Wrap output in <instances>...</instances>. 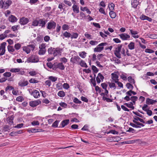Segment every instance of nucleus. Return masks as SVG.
<instances>
[{
  "label": "nucleus",
  "mask_w": 157,
  "mask_h": 157,
  "mask_svg": "<svg viewBox=\"0 0 157 157\" xmlns=\"http://www.w3.org/2000/svg\"><path fill=\"white\" fill-rule=\"evenodd\" d=\"M90 81L91 83L94 86H95L96 85V83L95 78L93 79L92 78L90 79Z\"/></svg>",
  "instance_id": "obj_63"
},
{
  "label": "nucleus",
  "mask_w": 157,
  "mask_h": 157,
  "mask_svg": "<svg viewBox=\"0 0 157 157\" xmlns=\"http://www.w3.org/2000/svg\"><path fill=\"white\" fill-rule=\"evenodd\" d=\"M138 1L137 0H133L132 2V5L134 8H136L138 5Z\"/></svg>",
  "instance_id": "obj_32"
},
{
  "label": "nucleus",
  "mask_w": 157,
  "mask_h": 157,
  "mask_svg": "<svg viewBox=\"0 0 157 157\" xmlns=\"http://www.w3.org/2000/svg\"><path fill=\"white\" fill-rule=\"evenodd\" d=\"M128 81L129 82V83L132 84H135V81L134 79L132 78L131 76H129L128 78Z\"/></svg>",
  "instance_id": "obj_40"
},
{
  "label": "nucleus",
  "mask_w": 157,
  "mask_h": 157,
  "mask_svg": "<svg viewBox=\"0 0 157 157\" xmlns=\"http://www.w3.org/2000/svg\"><path fill=\"white\" fill-rule=\"evenodd\" d=\"M156 100H153L151 99L147 98L146 100V103L148 105H153L157 102Z\"/></svg>",
  "instance_id": "obj_19"
},
{
  "label": "nucleus",
  "mask_w": 157,
  "mask_h": 157,
  "mask_svg": "<svg viewBox=\"0 0 157 157\" xmlns=\"http://www.w3.org/2000/svg\"><path fill=\"white\" fill-rule=\"evenodd\" d=\"M126 86L127 88L131 90H132L133 89V87L132 84L128 83L126 84Z\"/></svg>",
  "instance_id": "obj_47"
},
{
  "label": "nucleus",
  "mask_w": 157,
  "mask_h": 157,
  "mask_svg": "<svg viewBox=\"0 0 157 157\" xmlns=\"http://www.w3.org/2000/svg\"><path fill=\"white\" fill-rule=\"evenodd\" d=\"M14 89V88L11 86H7L5 89L6 91H7L8 90H11Z\"/></svg>",
  "instance_id": "obj_62"
},
{
  "label": "nucleus",
  "mask_w": 157,
  "mask_h": 157,
  "mask_svg": "<svg viewBox=\"0 0 157 157\" xmlns=\"http://www.w3.org/2000/svg\"><path fill=\"white\" fill-rule=\"evenodd\" d=\"M46 44L45 43H42L39 45V50L38 51V54L39 55H44L45 53L46 52Z\"/></svg>",
  "instance_id": "obj_3"
},
{
  "label": "nucleus",
  "mask_w": 157,
  "mask_h": 157,
  "mask_svg": "<svg viewBox=\"0 0 157 157\" xmlns=\"http://www.w3.org/2000/svg\"><path fill=\"white\" fill-rule=\"evenodd\" d=\"M111 78L112 79V82L117 83L118 81V76L115 73H112L111 74Z\"/></svg>",
  "instance_id": "obj_17"
},
{
  "label": "nucleus",
  "mask_w": 157,
  "mask_h": 157,
  "mask_svg": "<svg viewBox=\"0 0 157 157\" xmlns=\"http://www.w3.org/2000/svg\"><path fill=\"white\" fill-rule=\"evenodd\" d=\"M134 105L133 103L131 102H130L129 103H125L124 105H126L127 107L133 109L134 108V106L133 105Z\"/></svg>",
  "instance_id": "obj_30"
},
{
  "label": "nucleus",
  "mask_w": 157,
  "mask_h": 157,
  "mask_svg": "<svg viewBox=\"0 0 157 157\" xmlns=\"http://www.w3.org/2000/svg\"><path fill=\"white\" fill-rule=\"evenodd\" d=\"M59 105L61 107L66 108L67 107V104L64 102H61L59 103Z\"/></svg>",
  "instance_id": "obj_55"
},
{
  "label": "nucleus",
  "mask_w": 157,
  "mask_h": 157,
  "mask_svg": "<svg viewBox=\"0 0 157 157\" xmlns=\"http://www.w3.org/2000/svg\"><path fill=\"white\" fill-rule=\"evenodd\" d=\"M109 14L110 17L112 18H114L116 16V13L114 12L113 11H110Z\"/></svg>",
  "instance_id": "obj_39"
},
{
  "label": "nucleus",
  "mask_w": 157,
  "mask_h": 157,
  "mask_svg": "<svg viewBox=\"0 0 157 157\" xmlns=\"http://www.w3.org/2000/svg\"><path fill=\"white\" fill-rule=\"evenodd\" d=\"M129 30L130 33L133 38L136 39L139 37V36L137 35L138 33V31L134 30L133 29H130Z\"/></svg>",
  "instance_id": "obj_13"
},
{
  "label": "nucleus",
  "mask_w": 157,
  "mask_h": 157,
  "mask_svg": "<svg viewBox=\"0 0 157 157\" xmlns=\"http://www.w3.org/2000/svg\"><path fill=\"white\" fill-rule=\"evenodd\" d=\"M104 77L100 73H99L96 78V80L98 83H100L101 82L103 81Z\"/></svg>",
  "instance_id": "obj_16"
},
{
  "label": "nucleus",
  "mask_w": 157,
  "mask_h": 157,
  "mask_svg": "<svg viewBox=\"0 0 157 157\" xmlns=\"http://www.w3.org/2000/svg\"><path fill=\"white\" fill-rule=\"evenodd\" d=\"M46 23V21L43 19L38 20V25L42 27H44Z\"/></svg>",
  "instance_id": "obj_20"
},
{
  "label": "nucleus",
  "mask_w": 157,
  "mask_h": 157,
  "mask_svg": "<svg viewBox=\"0 0 157 157\" xmlns=\"http://www.w3.org/2000/svg\"><path fill=\"white\" fill-rule=\"evenodd\" d=\"M86 16L85 13L83 11H80L79 14H78L76 17V18L79 20H84L86 19Z\"/></svg>",
  "instance_id": "obj_14"
},
{
  "label": "nucleus",
  "mask_w": 157,
  "mask_h": 157,
  "mask_svg": "<svg viewBox=\"0 0 157 157\" xmlns=\"http://www.w3.org/2000/svg\"><path fill=\"white\" fill-rule=\"evenodd\" d=\"M134 120H133V121H139L141 123H145V121L142 119L136 116H134L133 117Z\"/></svg>",
  "instance_id": "obj_27"
},
{
  "label": "nucleus",
  "mask_w": 157,
  "mask_h": 157,
  "mask_svg": "<svg viewBox=\"0 0 157 157\" xmlns=\"http://www.w3.org/2000/svg\"><path fill=\"white\" fill-rule=\"evenodd\" d=\"M29 74L31 76H34L38 74V72L36 71H32L29 72Z\"/></svg>",
  "instance_id": "obj_51"
},
{
  "label": "nucleus",
  "mask_w": 157,
  "mask_h": 157,
  "mask_svg": "<svg viewBox=\"0 0 157 157\" xmlns=\"http://www.w3.org/2000/svg\"><path fill=\"white\" fill-rule=\"evenodd\" d=\"M24 100L23 97L22 96L17 97L16 99V100L18 102H21Z\"/></svg>",
  "instance_id": "obj_48"
},
{
  "label": "nucleus",
  "mask_w": 157,
  "mask_h": 157,
  "mask_svg": "<svg viewBox=\"0 0 157 157\" xmlns=\"http://www.w3.org/2000/svg\"><path fill=\"white\" fill-rule=\"evenodd\" d=\"M63 35L66 38H69L71 36V34L70 33L65 31L63 33Z\"/></svg>",
  "instance_id": "obj_42"
},
{
  "label": "nucleus",
  "mask_w": 157,
  "mask_h": 157,
  "mask_svg": "<svg viewBox=\"0 0 157 157\" xmlns=\"http://www.w3.org/2000/svg\"><path fill=\"white\" fill-rule=\"evenodd\" d=\"M69 120H65L63 121L61 123V124L62 127H64L66 125H67L69 123Z\"/></svg>",
  "instance_id": "obj_36"
},
{
  "label": "nucleus",
  "mask_w": 157,
  "mask_h": 157,
  "mask_svg": "<svg viewBox=\"0 0 157 157\" xmlns=\"http://www.w3.org/2000/svg\"><path fill=\"white\" fill-rule=\"evenodd\" d=\"M72 10L73 12L76 13L79 12V7L76 5H73L72 7Z\"/></svg>",
  "instance_id": "obj_23"
},
{
  "label": "nucleus",
  "mask_w": 157,
  "mask_h": 157,
  "mask_svg": "<svg viewBox=\"0 0 157 157\" xmlns=\"http://www.w3.org/2000/svg\"><path fill=\"white\" fill-rule=\"evenodd\" d=\"M53 54L54 56H57L60 55L63 49L59 48H54Z\"/></svg>",
  "instance_id": "obj_10"
},
{
  "label": "nucleus",
  "mask_w": 157,
  "mask_h": 157,
  "mask_svg": "<svg viewBox=\"0 0 157 157\" xmlns=\"http://www.w3.org/2000/svg\"><path fill=\"white\" fill-rule=\"evenodd\" d=\"M138 97L136 96H132L130 97L128 96H126L124 98V99L126 101H128L131 100L132 101V103L135 105L136 103V101L137 100Z\"/></svg>",
  "instance_id": "obj_6"
},
{
  "label": "nucleus",
  "mask_w": 157,
  "mask_h": 157,
  "mask_svg": "<svg viewBox=\"0 0 157 157\" xmlns=\"http://www.w3.org/2000/svg\"><path fill=\"white\" fill-rule=\"evenodd\" d=\"M149 37L151 39H157V35L155 34H150L149 35Z\"/></svg>",
  "instance_id": "obj_58"
},
{
  "label": "nucleus",
  "mask_w": 157,
  "mask_h": 157,
  "mask_svg": "<svg viewBox=\"0 0 157 157\" xmlns=\"http://www.w3.org/2000/svg\"><path fill=\"white\" fill-rule=\"evenodd\" d=\"M80 9V10L81 11H82L83 12L86 11V13L88 14H90L91 13V12L90 11L89 9L86 6L84 7L81 6Z\"/></svg>",
  "instance_id": "obj_24"
},
{
  "label": "nucleus",
  "mask_w": 157,
  "mask_h": 157,
  "mask_svg": "<svg viewBox=\"0 0 157 157\" xmlns=\"http://www.w3.org/2000/svg\"><path fill=\"white\" fill-rule=\"evenodd\" d=\"M35 48V46L34 44H30L26 46L23 47V50L27 54L29 53L31 50H33Z\"/></svg>",
  "instance_id": "obj_4"
},
{
  "label": "nucleus",
  "mask_w": 157,
  "mask_h": 157,
  "mask_svg": "<svg viewBox=\"0 0 157 157\" xmlns=\"http://www.w3.org/2000/svg\"><path fill=\"white\" fill-rule=\"evenodd\" d=\"M8 37V35H6L4 33L0 35V40H2Z\"/></svg>",
  "instance_id": "obj_52"
},
{
  "label": "nucleus",
  "mask_w": 157,
  "mask_h": 157,
  "mask_svg": "<svg viewBox=\"0 0 157 157\" xmlns=\"http://www.w3.org/2000/svg\"><path fill=\"white\" fill-rule=\"evenodd\" d=\"M62 29L63 30H67L69 29V26L66 24H64L62 26Z\"/></svg>",
  "instance_id": "obj_53"
},
{
  "label": "nucleus",
  "mask_w": 157,
  "mask_h": 157,
  "mask_svg": "<svg viewBox=\"0 0 157 157\" xmlns=\"http://www.w3.org/2000/svg\"><path fill=\"white\" fill-rule=\"evenodd\" d=\"M78 64L80 65L82 67L87 68L88 66L86 63L83 60L80 59Z\"/></svg>",
  "instance_id": "obj_29"
},
{
  "label": "nucleus",
  "mask_w": 157,
  "mask_h": 157,
  "mask_svg": "<svg viewBox=\"0 0 157 157\" xmlns=\"http://www.w3.org/2000/svg\"><path fill=\"white\" fill-rule=\"evenodd\" d=\"M86 53L85 52H82L79 53V56L82 58H84L86 56Z\"/></svg>",
  "instance_id": "obj_46"
},
{
  "label": "nucleus",
  "mask_w": 157,
  "mask_h": 157,
  "mask_svg": "<svg viewBox=\"0 0 157 157\" xmlns=\"http://www.w3.org/2000/svg\"><path fill=\"white\" fill-rule=\"evenodd\" d=\"M28 61L29 62L37 63L38 62L39 59L37 56L33 55L29 57Z\"/></svg>",
  "instance_id": "obj_8"
},
{
  "label": "nucleus",
  "mask_w": 157,
  "mask_h": 157,
  "mask_svg": "<svg viewBox=\"0 0 157 157\" xmlns=\"http://www.w3.org/2000/svg\"><path fill=\"white\" fill-rule=\"evenodd\" d=\"M57 95L61 97H63L65 95V93L63 91L60 90L58 93Z\"/></svg>",
  "instance_id": "obj_44"
},
{
  "label": "nucleus",
  "mask_w": 157,
  "mask_h": 157,
  "mask_svg": "<svg viewBox=\"0 0 157 157\" xmlns=\"http://www.w3.org/2000/svg\"><path fill=\"white\" fill-rule=\"evenodd\" d=\"M20 28V26L19 25H16L13 26L11 27L12 30L14 32H15L18 30Z\"/></svg>",
  "instance_id": "obj_41"
},
{
  "label": "nucleus",
  "mask_w": 157,
  "mask_h": 157,
  "mask_svg": "<svg viewBox=\"0 0 157 157\" xmlns=\"http://www.w3.org/2000/svg\"><path fill=\"white\" fill-rule=\"evenodd\" d=\"M122 45L121 44L119 45L118 46L115 48L114 51V54L115 56L118 58L120 59L121 58L120 52L121 51Z\"/></svg>",
  "instance_id": "obj_5"
},
{
  "label": "nucleus",
  "mask_w": 157,
  "mask_h": 157,
  "mask_svg": "<svg viewBox=\"0 0 157 157\" xmlns=\"http://www.w3.org/2000/svg\"><path fill=\"white\" fill-rule=\"evenodd\" d=\"M45 85L47 86L48 87H50L51 85V82L48 79V80H46L45 82Z\"/></svg>",
  "instance_id": "obj_61"
},
{
  "label": "nucleus",
  "mask_w": 157,
  "mask_h": 157,
  "mask_svg": "<svg viewBox=\"0 0 157 157\" xmlns=\"http://www.w3.org/2000/svg\"><path fill=\"white\" fill-rule=\"evenodd\" d=\"M41 103V101L39 100H37L35 101H31L29 102V105L32 107H34L37 106Z\"/></svg>",
  "instance_id": "obj_12"
},
{
  "label": "nucleus",
  "mask_w": 157,
  "mask_h": 157,
  "mask_svg": "<svg viewBox=\"0 0 157 157\" xmlns=\"http://www.w3.org/2000/svg\"><path fill=\"white\" fill-rule=\"evenodd\" d=\"M6 43L3 42L2 43L0 46V56L4 55L6 52Z\"/></svg>",
  "instance_id": "obj_7"
},
{
  "label": "nucleus",
  "mask_w": 157,
  "mask_h": 157,
  "mask_svg": "<svg viewBox=\"0 0 157 157\" xmlns=\"http://www.w3.org/2000/svg\"><path fill=\"white\" fill-rule=\"evenodd\" d=\"M13 115L10 116L8 117L6 119L7 122L9 124H12L13 123Z\"/></svg>",
  "instance_id": "obj_26"
},
{
  "label": "nucleus",
  "mask_w": 157,
  "mask_h": 157,
  "mask_svg": "<svg viewBox=\"0 0 157 157\" xmlns=\"http://www.w3.org/2000/svg\"><path fill=\"white\" fill-rule=\"evenodd\" d=\"M21 71L20 68H12L10 69V71L12 73L18 72Z\"/></svg>",
  "instance_id": "obj_37"
},
{
  "label": "nucleus",
  "mask_w": 157,
  "mask_h": 157,
  "mask_svg": "<svg viewBox=\"0 0 157 157\" xmlns=\"http://www.w3.org/2000/svg\"><path fill=\"white\" fill-rule=\"evenodd\" d=\"M92 69L95 73H97L98 71V69L94 65H92Z\"/></svg>",
  "instance_id": "obj_64"
},
{
  "label": "nucleus",
  "mask_w": 157,
  "mask_h": 157,
  "mask_svg": "<svg viewBox=\"0 0 157 157\" xmlns=\"http://www.w3.org/2000/svg\"><path fill=\"white\" fill-rule=\"evenodd\" d=\"M118 36L123 40H128L130 38V36L126 33H122L119 34Z\"/></svg>",
  "instance_id": "obj_9"
},
{
  "label": "nucleus",
  "mask_w": 157,
  "mask_h": 157,
  "mask_svg": "<svg viewBox=\"0 0 157 157\" xmlns=\"http://www.w3.org/2000/svg\"><path fill=\"white\" fill-rule=\"evenodd\" d=\"M32 95L34 98H37L40 96V94L39 92L37 90H34L32 92Z\"/></svg>",
  "instance_id": "obj_21"
},
{
  "label": "nucleus",
  "mask_w": 157,
  "mask_h": 157,
  "mask_svg": "<svg viewBox=\"0 0 157 157\" xmlns=\"http://www.w3.org/2000/svg\"><path fill=\"white\" fill-rule=\"evenodd\" d=\"M12 3V1L10 0H8L4 2L2 0H1L0 1V6L1 8L7 9L11 4Z\"/></svg>",
  "instance_id": "obj_1"
},
{
  "label": "nucleus",
  "mask_w": 157,
  "mask_h": 157,
  "mask_svg": "<svg viewBox=\"0 0 157 157\" xmlns=\"http://www.w3.org/2000/svg\"><path fill=\"white\" fill-rule=\"evenodd\" d=\"M8 20L9 21L12 23H14L17 21V19L14 16L11 15V16L9 17Z\"/></svg>",
  "instance_id": "obj_22"
},
{
  "label": "nucleus",
  "mask_w": 157,
  "mask_h": 157,
  "mask_svg": "<svg viewBox=\"0 0 157 157\" xmlns=\"http://www.w3.org/2000/svg\"><path fill=\"white\" fill-rule=\"evenodd\" d=\"M98 43V42L97 41L93 40H90L89 42L90 44L92 46L97 45Z\"/></svg>",
  "instance_id": "obj_45"
},
{
  "label": "nucleus",
  "mask_w": 157,
  "mask_h": 157,
  "mask_svg": "<svg viewBox=\"0 0 157 157\" xmlns=\"http://www.w3.org/2000/svg\"><path fill=\"white\" fill-rule=\"evenodd\" d=\"M57 77L55 76H49L48 77V79L51 82H55L57 80Z\"/></svg>",
  "instance_id": "obj_33"
},
{
  "label": "nucleus",
  "mask_w": 157,
  "mask_h": 157,
  "mask_svg": "<svg viewBox=\"0 0 157 157\" xmlns=\"http://www.w3.org/2000/svg\"><path fill=\"white\" fill-rule=\"evenodd\" d=\"M80 58L78 56H74L71 59V62L73 63L78 64L80 62Z\"/></svg>",
  "instance_id": "obj_11"
},
{
  "label": "nucleus",
  "mask_w": 157,
  "mask_h": 157,
  "mask_svg": "<svg viewBox=\"0 0 157 157\" xmlns=\"http://www.w3.org/2000/svg\"><path fill=\"white\" fill-rule=\"evenodd\" d=\"M57 67L59 68L62 70H64L65 68L63 65L62 63H58L57 65Z\"/></svg>",
  "instance_id": "obj_49"
},
{
  "label": "nucleus",
  "mask_w": 157,
  "mask_h": 157,
  "mask_svg": "<svg viewBox=\"0 0 157 157\" xmlns=\"http://www.w3.org/2000/svg\"><path fill=\"white\" fill-rule=\"evenodd\" d=\"M7 49L9 52L10 53H12L15 50L13 46L10 45L8 46Z\"/></svg>",
  "instance_id": "obj_31"
},
{
  "label": "nucleus",
  "mask_w": 157,
  "mask_h": 157,
  "mask_svg": "<svg viewBox=\"0 0 157 157\" xmlns=\"http://www.w3.org/2000/svg\"><path fill=\"white\" fill-rule=\"evenodd\" d=\"M128 47L129 49L132 50L134 49L135 48V44L134 42H131L128 45Z\"/></svg>",
  "instance_id": "obj_28"
},
{
  "label": "nucleus",
  "mask_w": 157,
  "mask_h": 157,
  "mask_svg": "<svg viewBox=\"0 0 157 157\" xmlns=\"http://www.w3.org/2000/svg\"><path fill=\"white\" fill-rule=\"evenodd\" d=\"M71 34V39H76L78 36V34L76 33L72 32Z\"/></svg>",
  "instance_id": "obj_35"
},
{
  "label": "nucleus",
  "mask_w": 157,
  "mask_h": 157,
  "mask_svg": "<svg viewBox=\"0 0 157 157\" xmlns=\"http://www.w3.org/2000/svg\"><path fill=\"white\" fill-rule=\"evenodd\" d=\"M28 83L29 82L27 81H21L19 82L18 85L21 87H23L27 86Z\"/></svg>",
  "instance_id": "obj_25"
},
{
  "label": "nucleus",
  "mask_w": 157,
  "mask_h": 157,
  "mask_svg": "<svg viewBox=\"0 0 157 157\" xmlns=\"http://www.w3.org/2000/svg\"><path fill=\"white\" fill-rule=\"evenodd\" d=\"M127 76L128 75L127 74L124 73H123L122 74L120 75L121 78L124 81L126 80H127Z\"/></svg>",
  "instance_id": "obj_38"
},
{
  "label": "nucleus",
  "mask_w": 157,
  "mask_h": 157,
  "mask_svg": "<svg viewBox=\"0 0 157 157\" xmlns=\"http://www.w3.org/2000/svg\"><path fill=\"white\" fill-rule=\"evenodd\" d=\"M11 73L10 72H6L3 74L4 76L6 77H10L11 76Z\"/></svg>",
  "instance_id": "obj_54"
},
{
  "label": "nucleus",
  "mask_w": 157,
  "mask_h": 157,
  "mask_svg": "<svg viewBox=\"0 0 157 157\" xmlns=\"http://www.w3.org/2000/svg\"><path fill=\"white\" fill-rule=\"evenodd\" d=\"M108 84H109V86L110 88L113 89L114 90L116 89V85L114 82H108Z\"/></svg>",
  "instance_id": "obj_34"
},
{
  "label": "nucleus",
  "mask_w": 157,
  "mask_h": 157,
  "mask_svg": "<svg viewBox=\"0 0 157 157\" xmlns=\"http://www.w3.org/2000/svg\"><path fill=\"white\" fill-rule=\"evenodd\" d=\"M115 7L114 4L113 3H111L109 4L108 7L110 11H113L114 10Z\"/></svg>",
  "instance_id": "obj_43"
},
{
  "label": "nucleus",
  "mask_w": 157,
  "mask_h": 157,
  "mask_svg": "<svg viewBox=\"0 0 157 157\" xmlns=\"http://www.w3.org/2000/svg\"><path fill=\"white\" fill-rule=\"evenodd\" d=\"M56 23L54 21L49 22L48 23L47 28L50 30L54 29L56 26Z\"/></svg>",
  "instance_id": "obj_15"
},
{
  "label": "nucleus",
  "mask_w": 157,
  "mask_h": 157,
  "mask_svg": "<svg viewBox=\"0 0 157 157\" xmlns=\"http://www.w3.org/2000/svg\"><path fill=\"white\" fill-rule=\"evenodd\" d=\"M20 23L21 25H25L28 23L29 20L27 18L22 17L20 18Z\"/></svg>",
  "instance_id": "obj_18"
},
{
  "label": "nucleus",
  "mask_w": 157,
  "mask_h": 157,
  "mask_svg": "<svg viewBox=\"0 0 157 157\" xmlns=\"http://www.w3.org/2000/svg\"><path fill=\"white\" fill-rule=\"evenodd\" d=\"M145 52L147 53H152L155 52V51L151 49L147 48L145 50Z\"/></svg>",
  "instance_id": "obj_57"
},
{
  "label": "nucleus",
  "mask_w": 157,
  "mask_h": 157,
  "mask_svg": "<svg viewBox=\"0 0 157 157\" xmlns=\"http://www.w3.org/2000/svg\"><path fill=\"white\" fill-rule=\"evenodd\" d=\"M21 47V45L19 43L16 44L14 45V48L16 50L19 49Z\"/></svg>",
  "instance_id": "obj_59"
},
{
  "label": "nucleus",
  "mask_w": 157,
  "mask_h": 157,
  "mask_svg": "<svg viewBox=\"0 0 157 157\" xmlns=\"http://www.w3.org/2000/svg\"><path fill=\"white\" fill-rule=\"evenodd\" d=\"M107 43L106 42H103L98 45L96 47L94 48V52H101L104 49V46L107 45Z\"/></svg>",
  "instance_id": "obj_2"
},
{
  "label": "nucleus",
  "mask_w": 157,
  "mask_h": 157,
  "mask_svg": "<svg viewBox=\"0 0 157 157\" xmlns=\"http://www.w3.org/2000/svg\"><path fill=\"white\" fill-rule=\"evenodd\" d=\"M59 121L58 120L56 121L52 124V127L53 128H56L58 127Z\"/></svg>",
  "instance_id": "obj_50"
},
{
  "label": "nucleus",
  "mask_w": 157,
  "mask_h": 157,
  "mask_svg": "<svg viewBox=\"0 0 157 157\" xmlns=\"http://www.w3.org/2000/svg\"><path fill=\"white\" fill-rule=\"evenodd\" d=\"M99 12L101 14H103L105 15L106 14L105 12L104 9L102 7H100L99 9Z\"/></svg>",
  "instance_id": "obj_56"
},
{
  "label": "nucleus",
  "mask_w": 157,
  "mask_h": 157,
  "mask_svg": "<svg viewBox=\"0 0 157 157\" xmlns=\"http://www.w3.org/2000/svg\"><path fill=\"white\" fill-rule=\"evenodd\" d=\"M73 101L74 102L77 103V104H81L82 103V102L79 100L77 98H75L73 100Z\"/></svg>",
  "instance_id": "obj_60"
}]
</instances>
